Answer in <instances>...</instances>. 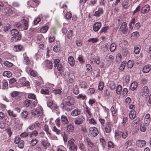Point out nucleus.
<instances>
[{"instance_id":"44","label":"nucleus","mask_w":151,"mask_h":151,"mask_svg":"<svg viewBox=\"0 0 151 151\" xmlns=\"http://www.w3.org/2000/svg\"><path fill=\"white\" fill-rule=\"evenodd\" d=\"M38 142V140L35 138L33 139L30 141L31 146H34Z\"/></svg>"},{"instance_id":"56","label":"nucleus","mask_w":151,"mask_h":151,"mask_svg":"<svg viewBox=\"0 0 151 151\" xmlns=\"http://www.w3.org/2000/svg\"><path fill=\"white\" fill-rule=\"evenodd\" d=\"M79 149L82 151H86V149L85 147L82 143H81L79 144Z\"/></svg>"},{"instance_id":"19","label":"nucleus","mask_w":151,"mask_h":151,"mask_svg":"<svg viewBox=\"0 0 151 151\" xmlns=\"http://www.w3.org/2000/svg\"><path fill=\"white\" fill-rule=\"evenodd\" d=\"M103 14V10L102 8H99L98 10L95 12L93 16L96 17H99Z\"/></svg>"},{"instance_id":"43","label":"nucleus","mask_w":151,"mask_h":151,"mask_svg":"<svg viewBox=\"0 0 151 151\" xmlns=\"http://www.w3.org/2000/svg\"><path fill=\"white\" fill-rule=\"evenodd\" d=\"M147 126H146L144 123L141 124L140 126V129L141 131L142 132H145L146 130V127Z\"/></svg>"},{"instance_id":"25","label":"nucleus","mask_w":151,"mask_h":151,"mask_svg":"<svg viewBox=\"0 0 151 151\" xmlns=\"http://www.w3.org/2000/svg\"><path fill=\"white\" fill-rule=\"evenodd\" d=\"M136 112L134 110L131 111L129 113V118L131 119H133L135 117Z\"/></svg>"},{"instance_id":"48","label":"nucleus","mask_w":151,"mask_h":151,"mask_svg":"<svg viewBox=\"0 0 151 151\" xmlns=\"http://www.w3.org/2000/svg\"><path fill=\"white\" fill-rule=\"evenodd\" d=\"M52 131L55 132L56 134L59 135L60 134V131L57 129L55 126H54L52 127Z\"/></svg>"},{"instance_id":"31","label":"nucleus","mask_w":151,"mask_h":151,"mask_svg":"<svg viewBox=\"0 0 151 151\" xmlns=\"http://www.w3.org/2000/svg\"><path fill=\"white\" fill-rule=\"evenodd\" d=\"M138 86V84L136 82H133L132 83L130 86V89L131 90L134 91Z\"/></svg>"},{"instance_id":"58","label":"nucleus","mask_w":151,"mask_h":151,"mask_svg":"<svg viewBox=\"0 0 151 151\" xmlns=\"http://www.w3.org/2000/svg\"><path fill=\"white\" fill-rule=\"evenodd\" d=\"M98 40V39L97 38H91L88 40V42H91L92 43H96L97 42Z\"/></svg>"},{"instance_id":"20","label":"nucleus","mask_w":151,"mask_h":151,"mask_svg":"<svg viewBox=\"0 0 151 151\" xmlns=\"http://www.w3.org/2000/svg\"><path fill=\"white\" fill-rule=\"evenodd\" d=\"M44 40V37L41 34L38 35L37 36L36 41L37 43L39 44L43 42Z\"/></svg>"},{"instance_id":"42","label":"nucleus","mask_w":151,"mask_h":151,"mask_svg":"<svg viewBox=\"0 0 151 151\" xmlns=\"http://www.w3.org/2000/svg\"><path fill=\"white\" fill-rule=\"evenodd\" d=\"M73 92L74 94L75 95L78 94L79 92V91L77 85L75 86L74 87L73 89Z\"/></svg>"},{"instance_id":"12","label":"nucleus","mask_w":151,"mask_h":151,"mask_svg":"<svg viewBox=\"0 0 151 151\" xmlns=\"http://www.w3.org/2000/svg\"><path fill=\"white\" fill-rule=\"evenodd\" d=\"M101 26V23L100 22H97L95 23L93 26V30L95 32H97Z\"/></svg>"},{"instance_id":"28","label":"nucleus","mask_w":151,"mask_h":151,"mask_svg":"<svg viewBox=\"0 0 151 151\" xmlns=\"http://www.w3.org/2000/svg\"><path fill=\"white\" fill-rule=\"evenodd\" d=\"M68 63L71 66H73L74 65L75 60L74 59L72 56H70L68 58Z\"/></svg>"},{"instance_id":"23","label":"nucleus","mask_w":151,"mask_h":151,"mask_svg":"<svg viewBox=\"0 0 151 151\" xmlns=\"http://www.w3.org/2000/svg\"><path fill=\"white\" fill-rule=\"evenodd\" d=\"M151 69V66L147 65L144 66L142 69V71L145 73L149 72Z\"/></svg>"},{"instance_id":"7","label":"nucleus","mask_w":151,"mask_h":151,"mask_svg":"<svg viewBox=\"0 0 151 151\" xmlns=\"http://www.w3.org/2000/svg\"><path fill=\"white\" fill-rule=\"evenodd\" d=\"M12 124L16 128H19L23 125V124L20 123L19 119L17 118H14L12 119Z\"/></svg>"},{"instance_id":"36","label":"nucleus","mask_w":151,"mask_h":151,"mask_svg":"<svg viewBox=\"0 0 151 151\" xmlns=\"http://www.w3.org/2000/svg\"><path fill=\"white\" fill-rule=\"evenodd\" d=\"M74 127L71 124L67 126V130L69 132H72L74 129Z\"/></svg>"},{"instance_id":"30","label":"nucleus","mask_w":151,"mask_h":151,"mask_svg":"<svg viewBox=\"0 0 151 151\" xmlns=\"http://www.w3.org/2000/svg\"><path fill=\"white\" fill-rule=\"evenodd\" d=\"M2 89H3L8 88V83L6 80H4L2 81Z\"/></svg>"},{"instance_id":"62","label":"nucleus","mask_w":151,"mask_h":151,"mask_svg":"<svg viewBox=\"0 0 151 151\" xmlns=\"http://www.w3.org/2000/svg\"><path fill=\"white\" fill-rule=\"evenodd\" d=\"M86 98V96L85 95H83L82 94H79L77 97V98L78 99H81L83 100H84Z\"/></svg>"},{"instance_id":"39","label":"nucleus","mask_w":151,"mask_h":151,"mask_svg":"<svg viewBox=\"0 0 151 151\" xmlns=\"http://www.w3.org/2000/svg\"><path fill=\"white\" fill-rule=\"evenodd\" d=\"M80 86L84 88H87V84L85 81H80L79 83Z\"/></svg>"},{"instance_id":"4","label":"nucleus","mask_w":151,"mask_h":151,"mask_svg":"<svg viewBox=\"0 0 151 151\" xmlns=\"http://www.w3.org/2000/svg\"><path fill=\"white\" fill-rule=\"evenodd\" d=\"M11 34L13 37L12 38H14L15 40H18L21 39V37L19 34L18 30L15 29H12L11 32Z\"/></svg>"},{"instance_id":"3","label":"nucleus","mask_w":151,"mask_h":151,"mask_svg":"<svg viewBox=\"0 0 151 151\" xmlns=\"http://www.w3.org/2000/svg\"><path fill=\"white\" fill-rule=\"evenodd\" d=\"M74 140L72 139L68 142V145L69 147V149L70 151H77V147L74 143Z\"/></svg>"},{"instance_id":"60","label":"nucleus","mask_w":151,"mask_h":151,"mask_svg":"<svg viewBox=\"0 0 151 151\" xmlns=\"http://www.w3.org/2000/svg\"><path fill=\"white\" fill-rule=\"evenodd\" d=\"M29 73L30 75L33 77H35L36 76V73L32 69L30 68L29 70Z\"/></svg>"},{"instance_id":"51","label":"nucleus","mask_w":151,"mask_h":151,"mask_svg":"<svg viewBox=\"0 0 151 151\" xmlns=\"http://www.w3.org/2000/svg\"><path fill=\"white\" fill-rule=\"evenodd\" d=\"M140 48L138 46H136L134 47V52L136 54H138L140 52Z\"/></svg>"},{"instance_id":"64","label":"nucleus","mask_w":151,"mask_h":151,"mask_svg":"<svg viewBox=\"0 0 151 151\" xmlns=\"http://www.w3.org/2000/svg\"><path fill=\"white\" fill-rule=\"evenodd\" d=\"M104 94L105 96L108 97L110 96V92L107 89H106L104 91Z\"/></svg>"},{"instance_id":"40","label":"nucleus","mask_w":151,"mask_h":151,"mask_svg":"<svg viewBox=\"0 0 151 151\" xmlns=\"http://www.w3.org/2000/svg\"><path fill=\"white\" fill-rule=\"evenodd\" d=\"M86 141L88 145L91 147L92 148L94 147V145L92 141L89 139H86Z\"/></svg>"},{"instance_id":"50","label":"nucleus","mask_w":151,"mask_h":151,"mask_svg":"<svg viewBox=\"0 0 151 151\" xmlns=\"http://www.w3.org/2000/svg\"><path fill=\"white\" fill-rule=\"evenodd\" d=\"M139 35V33L137 32H133L131 34V36L133 37V38L136 39Z\"/></svg>"},{"instance_id":"52","label":"nucleus","mask_w":151,"mask_h":151,"mask_svg":"<svg viewBox=\"0 0 151 151\" xmlns=\"http://www.w3.org/2000/svg\"><path fill=\"white\" fill-rule=\"evenodd\" d=\"M3 75L5 76H7V77H10L11 75V73L9 71H5L3 73Z\"/></svg>"},{"instance_id":"38","label":"nucleus","mask_w":151,"mask_h":151,"mask_svg":"<svg viewBox=\"0 0 151 151\" xmlns=\"http://www.w3.org/2000/svg\"><path fill=\"white\" fill-rule=\"evenodd\" d=\"M32 103V101L28 99H26L24 101V106L28 107Z\"/></svg>"},{"instance_id":"37","label":"nucleus","mask_w":151,"mask_h":151,"mask_svg":"<svg viewBox=\"0 0 151 151\" xmlns=\"http://www.w3.org/2000/svg\"><path fill=\"white\" fill-rule=\"evenodd\" d=\"M133 64L134 62L133 61L131 60H129L127 63V67L128 69H130L133 67Z\"/></svg>"},{"instance_id":"34","label":"nucleus","mask_w":151,"mask_h":151,"mask_svg":"<svg viewBox=\"0 0 151 151\" xmlns=\"http://www.w3.org/2000/svg\"><path fill=\"white\" fill-rule=\"evenodd\" d=\"M122 91V87L120 85H118L116 87V93L118 95H120Z\"/></svg>"},{"instance_id":"24","label":"nucleus","mask_w":151,"mask_h":151,"mask_svg":"<svg viewBox=\"0 0 151 151\" xmlns=\"http://www.w3.org/2000/svg\"><path fill=\"white\" fill-rule=\"evenodd\" d=\"M45 63L47 69H51L52 68L53 65L52 63L50 61L48 60H46L45 61Z\"/></svg>"},{"instance_id":"41","label":"nucleus","mask_w":151,"mask_h":151,"mask_svg":"<svg viewBox=\"0 0 151 151\" xmlns=\"http://www.w3.org/2000/svg\"><path fill=\"white\" fill-rule=\"evenodd\" d=\"M73 35V32L72 30H70L68 32L67 37L68 39L71 38Z\"/></svg>"},{"instance_id":"35","label":"nucleus","mask_w":151,"mask_h":151,"mask_svg":"<svg viewBox=\"0 0 151 151\" xmlns=\"http://www.w3.org/2000/svg\"><path fill=\"white\" fill-rule=\"evenodd\" d=\"M61 106L62 109H65L67 111H70L72 109L70 108H68L66 104L65 105L63 103L61 104Z\"/></svg>"},{"instance_id":"46","label":"nucleus","mask_w":151,"mask_h":151,"mask_svg":"<svg viewBox=\"0 0 151 151\" xmlns=\"http://www.w3.org/2000/svg\"><path fill=\"white\" fill-rule=\"evenodd\" d=\"M128 135V132L127 130L122 132L121 137L123 139H125Z\"/></svg>"},{"instance_id":"54","label":"nucleus","mask_w":151,"mask_h":151,"mask_svg":"<svg viewBox=\"0 0 151 151\" xmlns=\"http://www.w3.org/2000/svg\"><path fill=\"white\" fill-rule=\"evenodd\" d=\"M94 89L93 88H90L87 91V93L89 95H91L93 94L95 92Z\"/></svg>"},{"instance_id":"11","label":"nucleus","mask_w":151,"mask_h":151,"mask_svg":"<svg viewBox=\"0 0 151 151\" xmlns=\"http://www.w3.org/2000/svg\"><path fill=\"white\" fill-rule=\"evenodd\" d=\"M19 82L21 84H22L23 86H28L29 85V82L26 81V79L25 77H22L19 79Z\"/></svg>"},{"instance_id":"15","label":"nucleus","mask_w":151,"mask_h":151,"mask_svg":"<svg viewBox=\"0 0 151 151\" xmlns=\"http://www.w3.org/2000/svg\"><path fill=\"white\" fill-rule=\"evenodd\" d=\"M13 49L15 52H19L23 50H24V47L21 45L18 44L15 45Z\"/></svg>"},{"instance_id":"53","label":"nucleus","mask_w":151,"mask_h":151,"mask_svg":"<svg viewBox=\"0 0 151 151\" xmlns=\"http://www.w3.org/2000/svg\"><path fill=\"white\" fill-rule=\"evenodd\" d=\"M40 92L42 94L45 95L49 93V90L47 89H42Z\"/></svg>"},{"instance_id":"32","label":"nucleus","mask_w":151,"mask_h":151,"mask_svg":"<svg viewBox=\"0 0 151 151\" xmlns=\"http://www.w3.org/2000/svg\"><path fill=\"white\" fill-rule=\"evenodd\" d=\"M7 113L9 116H12L14 117H16L17 115V114L14 113L13 111L10 110L8 111Z\"/></svg>"},{"instance_id":"59","label":"nucleus","mask_w":151,"mask_h":151,"mask_svg":"<svg viewBox=\"0 0 151 151\" xmlns=\"http://www.w3.org/2000/svg\"><path fill=\"white\" fill-rule=\"evenodd\" d=\"M104 82H100L99 83L98 89L100 91L102 90L104 87Z\"/></svg>"},{"instance_id":"57","label":"nucleus","mask_w":151,"mask_h":151,"mask_svg":"<svg viewBox=\"0 0 151 151\" xmlns=\"http://www.w3.org/2000/svg\"><path fill=\"white\" fill-rule=\"evenodd\" d=\"M4 65L8 67H11L13 65V64L9 62L6 61L4 63Z\"/></svg>"},{"instance_id":"14","label":"nucleus","mask_w":151,"mask_h":151,"mask_svg":"<svg viewBox=\"0 0 151 151\" xmlns=\"http://www.w3.org/2000/svg\"><path fill=\"white\" fill-rule=\"evenodd\" d=\"M150 9V7L149 5L146 4L143 6L141 10V13L142 14H145L148 12Z\"/></svg>"},{"instance_id":"10","label":"nucleus","mask_w":151,"mask_h":151,"mask_svg":"<svg viewBox=\"0 0 151 151\" xmlns=\"http://www.w3.org/2000/svg\"><path fill=\"white\" fill-rule=\"evenodd\" d=\"M22 24H21L22 27H20V30H27L28 27V24L27 21L25 19H23L22 21Z\"/></svg>"},{"instance_id":"29","label":"nucleus","mask_w":151,"mask_h":151,"mask_svg":"<svg viewBox=\"0 0 151 151\" xmlns=\"http://www.w3.org/2000/svg\"><path fill=\"white\" fill-rule=\"evenodd\" d=\"M126 64V62L124 61H123L121 63L119 68V70L120 71L122 72L123 71Z\"/></svg>"},{"instance_id":"55","label":"nucleus","mask_w":151,"mask_h":151,"mask_svg":"<svg viewBox=\"0 0 151 151\" xmlns=\"http://www.w3.org/2000/svg\"><path fill=\"white\" fill-rule=\"evenodd\" d=\"M24 142L23 140H21V141L18 143V146L20 148H23L24 146Z\"/></svg>"},{"instance_id":"6","label":"nucleus","mask_w":151,"mask_h":151,"mask_svg":"<svg viewBox=\"0 0 151 151\" xmlns=\"http://www.w3.org/2000/svg\"><path fill=\"white\" fill-rule=\"evenodd\" d=\"M85 118L83 115L78 116L74 120L75 124L76 125H80L82 124L85 121Z\"/></svg>"},{"instance_id":"49","label":"nucleus","mask_w":151,"mask_h":151,"mask_svg":"<svg viewBox=\"0 0 151 151\" xmlns=\"http://www.w3.org/2000/svg\"><path fill=\"white\" fill-rule=\"evenodd\" d=\"M10 28V26L9 24H8L3 27L2 28V30L4 32H6L9 30Z\"/></svg>"},{"instance_id":"9","label":"nucleus","mask_w":151,"mask_h":151,"mask_svg":"<svg viewBox=\"0 0 151 151\" xmlns=\"http://www.w3.org/2000/svg\"><path fill=\"white\" fill-rule=\"evenodd\" d=\"M141 93L142 96L144 98L147 97L149 93L148 87L147 86H144L142 89Z\"/></svg>"},{"instance_id":"1","label":"nucleus","mask_w":151,"mask_h":151,"mask_svg":"<svg viewBox=\"0 0 151 151\" xmlns=\"http://www.w3.org/2000/svg\"><path fill=\"white\" fill-rule=\"evenodd\" d=\"M43 110L42 108L39 106L35 109L32 110L31 112L32 114L39 118H41L43 116Z\"/></svg>"},{"instance_id":"33","label":"nucleus","mask_w":151,"mask_h":151,"mask_svg":"<svg viewBox=\"0 0 151 151\" xmlns=\"http://www.w3.org/2000/svg\"><path fill=\"white\" fill-rule=\"evenodd\" d=\"M48 29V26L46 25L45 26H43L41 28L40 30V31L42 33H45L47 32Z\"/></svg>"},{"instance_id":"21","label":"nucleus","mask_w":151,"mask_h":151,"mask_svg":"<svg viewBox=\"0 0 151 151\" xmlns=\"http://www.w3.org/2000/svg\"><path fill=\"white\" fill-rule=\"evenodd\" d=\"M4 12L6 15L9 16L13 14V11L11 8L7 7L4 9Z\"/></svg>"},{"instance_id":"63","label":"nucleus","mask_w":151,"mask_h":151,"mask_svg":"<svg viewBox=\"0 0 151 151\" xmlns=\"http://www.w3.org/2000/svg\"><path fill=\"white\" fill-rule=\"evenodd\" d=\"M122 56L120 53H118L116 56V59L117 62H119L121 61Z\"/></svg>"},{"instance_id":"27","label":"nucleus","mask_w":151,"mask_h":151,"mask_svg":"<svg viewBox=\"0 0 151 151\" xmlns=\"http://www.w3.org/2000/svg\"><path fill=\"white\" fill-rule=\"evenodd\" d=\"M47 140V138L46 137H45L42 140L41 143L44 147L49 146L50 144L48 143Z\"/></svg>"},{"instance_id":"2","label":"nucleus","mask_w":151,"mask_h":151,"mask_svg":"<svg viewBox=\"0 0 151 151\" xmlns=\"http://www.w3.org/2000/svg\"><path fill=\"white\" fill-rule=\"evenodd\" d=\"M64 102L67 105L73 106L74 105L75 102L74 98L70 96H68L64 98Z\"/></svg>"},{"instance_id":"16","label":"nucleus","mask_w":151,"mask_h":151,"mask_svg":"<svg viewBox=\"0 0 151 151\" xmlns=\"http://www.w3.org/2000/svg\"><path fill=\"white\" fill-rule=\"evenodd\" d=\"M150 121V115L149 114L146 115L145 117L144 124L146 126H148Z\"/></svg>"},{"instance_id":"22","label":"nucleus","mask_w":151,"mask_h":151,"mask_svg":"<svg viewBox=\"0 0 151 151\" xmlns=\"http://www.w3.org/2000/svg\"><path fill=\"white\" fill-rule=\"evenodd\" d=\"M111 123L109 122H107L105 126V131L107 133H109L111 130Z\"/></svg>"},{"instance_id":"13","label":"nucleus","mask_w":151,"mask_h":151,"mask_svg":"<svg viewBox=\"0 0 151 151\" xmlns=\"http://www.w3.org/2000/svg\"><path fill=\"white\" fill-rule=\"evenodd\" d=\"M60 120L63 124L66 125L69 123V122L67 117L65 115H63L61 116Z\"/></svg>"},{"instance_id":"18","label":"nucleus","mask_w":151,"mask_h":151,"mask_svg":"<svg viewBox=\"0 0 151 151\" xmlns=\"http://www.w3.org/2000/svg\"><path fill=\"white\" fill-rule=\"evenodd\" d=\"M81 109L77 108L72 111L71 114L73 116H76L79 115L81 114Z\"/></svg>"},{"instance_id":"61","label":"nucleus","mask_w":151,"mask_h":151,"mask_svg":"<svg viewBox=\"0 0 151 151\" xmlns=\"http://www.w3.org/2000/svg\"><path fill=\"white\" fill-rule=\"evenodd\" d=\"M116 85L114 82H111L110 84V88L111 90H114L115 88Z\"/></svg>"},{"instance_id":"26","label":"nucleus","mask_w":151,"mask_h":151,"mask_svg":"<svg viewBox=\"0 0 151 151\" xmlns=\"http://www.w3.org/2000/svg\"><path fill=\"white\" fill-rule=\"evenodd\" d=\"M44 130L45 131L47 134L48 135V136L51 137L52 136L51 133L50 132L48 125L46 124L45 125Z\"/></svg>"},{"instance_id":"47","label":"nucleus","mask_w":151,"mask_h":151,"mask_svg":"<svg viewBox=\"0 0 151 151\" xmlns=\"http://www.w3.org/2000/svg\"><path fill=\"white\" fill-rule=\"evenodd\" d=\"M38 134V132L36 130H35L32 131L29 134V135L30 137H36Z\"/></svg>"},{"instance_id":"5","label":"nucleus","mask_w":151,"mask_h":151,"mask_svg":"<svg viewBox=\"0 0 151 151\" xmlns=\"http://www.w3.org/2000/svg\"><path fill=\"white\" fill-rule=\"evenodd\" d=\"M89 133L91 137H94L99 134L97 129L95 127H90L88 129Z\"/></svg>"},{"instance_id":"8","label":"nucleus","mask_w":151,"mask_h":151,"mask_svg":"<svg viewBox=\"0 0 151 151\" xmlns=\"http://www.w3.org/2000/svg\"><path fill=\"white\" fill-rule=\"evenodd\" d=\"M119 30L123 34H127V33L128 28L126 22H124L122 23L120 27Z\"/></svg>"},{"instance_id":"17","label":"nucleus","mask_w":151,"mask_h":151,"mask_svg":"<svg viewBox=\"0 0 151 151\" xmlns=\"http://www.w3.org/2000/svg\"><path fill=\"white\" fill-rule=\"evenodd\" d=\"M146 141L144 140H139L136 142L137 145L140 147H142L145 146Z\"/></svg>"},{"instance_id":"45","label":"nucleus","mask_w":151,"mask_h":151,"mask_svg":"<svg viewBox=\"0 0 151 151\" xmlns=\"http://www.w3.org/2000/svg\"><path fill=\"white\" fill-rule=\"evenodd\" d=\"M116 48V45L115 43H113L110 45V50L111 52H114Z\"/></svg>"}]
</instances>
